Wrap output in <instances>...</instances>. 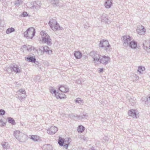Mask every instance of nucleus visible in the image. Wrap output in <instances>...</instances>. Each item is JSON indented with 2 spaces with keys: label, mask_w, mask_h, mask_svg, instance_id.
<instances>
[{
  "label": "nucleus",
  "mask_w": 150,
  "mask_h": 150,
  "mask_svg": "<svg viewBox=\"0 0 150 150\" xmlns=\"http://www.w3.org/2000/svg\"><path fill=\"white\" fill-rule=\"evenodd\" d=\"M131 39V38L129 35L123 36L121 38L123 45L125 47L129 46L132 49H135L137 46V42L134 40L130 41Z\"/></svg>",
  "instance_id": "f257e3e1"
},
{
  "label": "nucleus",
  "mask_w": 150,
  "mask_h": 150,
  "mask_svg": "<svg viewBox=\"0 0 150 150\" xmlns=\"http://www.w3.org/2000/svg\"><path fill=\"white\" fill-rule=\"evenodd\" d=\"M40 34L42 38V42L47 44L49 45H51L52 44V40L46 32L42 30L40 32Z\"/></svg>",
  "instance_id": "f03ea898"
},
{
  "label": "nucleus",
  "mask_w": 150,
  "mask_h": 150,
  "mask_svg": "<svg viewBox=\"0 0 150 150\" xmlns=\"http://www.w3.org/2000/svg\"><path fill=\"white\" fill-rule=\"evenodd\" d=\"M99 46L107 52L111 51V46L107 40L103 39L101 40L100 42Z\"/></svg>",
  "instance_id": "7ed1b4c3"
},
{
  "label": "nucleus",
  "mask_w": 150,
  "mask_h": 150,
  "mask_svg": "<svg viewBox=\"0 0 150 150\" xmlns=\"http://www.w3.org/2000/svg\"><path fill=\"white\" fill-rule=\"evenodd\" d=\"M35 30L34 28H30L24 32V36L28 39H31L35 35Z\"/></svg>",
  "instance_id": "20e7f679"
},
{
  "label": "nucleus",
  "mask_w": 150,
  "mask_h": 150,
  "mask_svg": "<svg viewBox=\"0 0 150 150\" xmlns=\"http://www.w3.org/2000/svg\"><path fill=\"white\" fill-rule=\"evenodd\" d=\"M14 135L16 139L22 142L25 141L27 137L24 134L18 130L15 131Z\"/></svg>",
  "instance_id": "39448f33"
},
{
  "label": "nucleus",
  "mask_w": 150,
  "mask_h": 150,
  "mask_svg": "<svg viewBox=\"0 0 150 150\" xmlns=\"http://www.w3.org/2000/svg\"><path fill=\"white\" fill-rule=\"evenodd\" d=\"M49 25L50 27L54 31H56L57 30H62V28H61L57 21L53 19H51L49 22Z\"/></svg>",
  "instance_id": "423d86ee"
},
{
  "label": "nucleus",
  "mask_w": 150,
  "mask_h": 150,
  "mask_svg": "<svg viewBox=\"0 0 150 150\" xmlns=\"http://www.w3.org/2000/svg\"><path fill=\"white\" fill-rule=\"evenodd\" d=\"M16 93L17 94L16 95V97L20 100H22L26 97L25 91L24 89H21Z\"/></svg>",
  "instance_id": "0eeeda50"
},
{
  "label": "nucleus",
  "mask_w": 150,
  "mask_h": 150,
  "mask_svg": "<svg viewBox=\"0 0 150 150\" xmlns=\"http://www.w3.org/2000/svg\"><path fill=\"white\" fill-rule=\"evenodd\" d=\"M110 58L108 56H101L98 62L104 64L106 65L110 62Z\"/></svg>",
  "instance_id": "6e6552de"
},
{
  "label": "nucleus",
  "mask_w": 150,
  "mask_h": 150,
  "mask_svg": "<svg viewBox=\"0 0 150 150\" xmlns=\"http://www.w3.org/2000/svg\"><path fill=\"white\" fill-rule=\"evenodd\" d=\"M90 55L93 59L95 62H98L101 55L98 54V52L95 51H92L90 53Z\"/></svg>",
  "instance_id": "1a4fd4ad"
},
{
  "label": "nucleus",
  "mask_w": 150,
  "mask_h": 150,
  "mask_svg": "<svg viewBox=\"0 0 150 150\" xmlns=\"http://www.w3.org/2000/svg\"><path fill=\"white\" fill-rule=\"evenodd\" d=\"M41 5L40 1H38L33 2V5L30 7V8L36 11L40 8Z\"/></svg>",
  "instance_id": "9d476101"
},
{
  "label": "nucleus",
  "mask_w": 150,
  "mask_h": 150,
  "mask_svg": "<svg viewBox=\"0 0 150 150\" xmlns=\"http://www.w3.org/2000/svg\"><path fill=\"white\" fill-rule=\"evenodd\" d=\"M146 30L144 27L141 25H138L136 30L137 33L140 35H144Z\"/></svg>",
  "instance_id": "9b49d317"
},
{
  "label": "nucleus",
  "mask_w": 150,
  "mask_h": 150,
  "mask_svg": "<svg viewBox=\"0 0 150 150\" xmlns=\"http://www.w3.org/2000/svg\"><path fill=\"white\" fill-rule=\"evenodd\" d=\"M49 89L50 92L52 94L54 93L55 95V96L57 98H64L63 96L62 97L61 96L59 95H60V94L58 92H56V90H54L53 89V87H50Z\"/></svg>",
  "instance_id": "f8f14e48"
},
{
  "label": "nucleus",
  "mask_w": 150,
  "mask_h": 150,
  "mask_svg": "<svg viewBox=\"0 0 150 150\" xmlns=\"http://www.w3.org/2000/svg\"><path fill=\"white\" fill-rule=\"evenodd\" d=\"M58 130V128L55 126H52L47 130V132L49 134H54L56 133Z\"/></svg>",
  "instance_id": "ddd939ff"
},
{
  "label": "nucleus",
  "mask_w": 150,
  "mask_h": 150,
  "mask_svg": "<svg viewBox=\"0 0 150 150\" xmlns=\"http://www.w3.org/2000/svg\"><path fill=\"white\" fill-rule=\"evenodd\" d=\"M128 115L133 118H137V112L134 110L132 109L129 110L128 112Z\"/></svg>",
  "instance_id": "4468645a"
},
{
  "label": "nucleus",
  "mask_w": 150,
  "mask_h": 150,
  "mask_svg": "<svg viewBox=\"0 0 150 150\" xmlns=\"http://www.w3.org/2000/svg\"><path fill=\"white\" fill-rule=\"evenodd\" d=\"M112 4V1L111 0H106L105 2V6L107 8H110Z\"/></svg>",
  "instance_id": "2eb2a0df"
},
{
  "label": "nucleus",
  "mask_w": 150,
  "mask_h": 150,
  "mask_svg": "<svg viewBox=\"0 0 150 150\" xmlns=\"http://www.w3.org/2000/svg\"><path fill=\"white\" fill-rule=\"evenodd\" d=\"M11 69L16 73H19L21 71V69L19 67L16 65H14L11 67Z\"/></svg>",
  "instance_id": "dca6fc26"
},
{
  "label": "nucleus",
  "mask_w": 150,
  "mask_h": 150,
  "mask_svg": "<svg viewBox=\"0 0 150 150\" xmlns=\"http://www.w3.org/2000/svg\"><path fill=\"white\" fill-rule=\"evenodd\" d=\"M30 138L35 142H37L40 141V137L38 136L35 135H30Z\"/></svg>",
  "instance_id": "f3484780"
},
{
  "label": "nucleus",
  "mask_w": 150,
  "mask_h": 150,
  "mask_svg": "<svg viewBox=\"0 0 150 150\" xmlns=\"http://www.w3.org/2000/svg\"><path fill=\"white\" fill-rule=\"evenodd\" d=\"M25 59L29 62H31L34 63L35 62L36 60L35 57H33L32 56H29L25 57Z\"/></svg>",
  "instance_id": "a211bd4d"
},
{
  "label": "nucleus",
  "mask_w": 150,
  "mask_h": 150,
  "mask_svg": "<svg viewBox=\"0 0 150 150\" xmlns=\"http://www.w3.org/2000/svg\"><path fill=\"white\" fill-rule=\"evenodd\" d=\"M41 49H43L44 52H45L47 54H50L52 53V50H50L49 48L47 46L41 47Z\"/></svg>",
  "instance_id": "6ab92c4d"
},
{
  "label": "nucleus",
  "mask_w": 150,
  "mask_h": 150,
  "mask_svg": "<svg viewBox=\"0 0 150 150\" xmlns=\"http://www.w3.org/2000/svg\"><path fill=\"white\" fill-rule=\"evenodd\" d=\"M101 19L103 22H104L106 23H108L109 22V19H108L107 16L105 14H103L101 17Z\"/></svg>",
  "instance_id": "aec40b11"
},
{
  "label": "nucleus",
  "mask_w": 150,
  "mask_h": 150,
  "mask_svg": "<svg viewBox=\"0 0 150 150\" xmlns=\"http://www.w3.org/2000/svg\"><path fill=\"white\" fill-rule=\"evenodd\" d=\"M59 91L62 92L66 93L68 92L69 91V88L67 87L61 86L59 88Z\"/></svg>",
  "instance_id": "412c9836"
},
{
  "label": "nucleus",
  "mask_w": 150,
  "mask_h": 150,
  "mask_svg": "<svg viewBox=\"0 0 150 150\" xmlns=\"http://www.w3.org/2000/svg\"><path fill=\"white\" fill-rule=\"evenodd\" d=\"M74 55L76 59H80L82 56V53L79 51H75Z\"/></svg>",
  "instance_id": "4be33fe9"
},
{
  "label": "nucleus",
  "mask_w": 150,
  "mask_h": 150,
  "mask_svg": "<svg viewBox=\"0 0 150 150\" xmlns=\"http://www.w3.org/2000/svg\"><path fill=\"white\" fill-rule=\"evenodd\" d=\"M66 141H65V139L60 137H59V139L58 141V143L59 145L61 146H63V144H65Z\"/></svg>",
  "instance_id": "5701e85b"
},
{
  "label": "nucleus",
  "mask_w": 150,
  "mask_h": 150,
  "mask_svg": "<svg viewBox=\"0 0 150 150\" xmlns=\"http://www.w3.org/2000/svg\"><path fill=\"white\" fill-rule=\"evenodd\" d=\"M1 145L3 146V148L4 150H6L9 148V146L7 142H2Z\"/></svg>",
  "instance_id": "b1692460"
},
{
  "label": "nucleus",
  "mask_w": 150,
  "mask_h": 150,
  "mask_svg": "<svg viewBox=\"0 0 150 150\" xmlns=\"http://www.w3.org/2000/svg\"><path fill=\"white\" fill-rule=\"evenodd\" d=\"M78 138L80 139L81 140L84 142H87L88 140V138L85 137L82 135H80L79 136Z\"/></svg>",
  "instance_id": "393cba45"
},
{
  "label": "nucleus",
  "mask_w": 150,
  "mask_h": 150,
  "mask_svg": "<svg viewBox=\"0 0 150 150\" xmlns=\"http://www.w3.org/2000/svg\"><path fill=\"white\" fill-rule=\"evenodd\" d=\"M145 69L144 67L141 66H139L138 67V71L140 74H143Z\"/></svg>",
  "instance_id": "a878e982"
},
{
  "label": "nucleus",
  "mask_w": 150,
  "mask_h": 150,
  "mask_svg": "<svg viewBox=\"0 0 150 150\" xmlns=\"http://www.w3.org/2000/svg\"><path fill=\"white\" fill-rule=\"evenodd\" d=\"M85 127L82 125H81L78 126L77 130L78 132L82 133L84 130Z\"/></svg>",
  "instance_id": "bb28decb"
},
{
  "label": "nucleus",
  "mask_w": 150,
  "mask_h": 150,
  "mask_svg": "<svg viewBox=\"0 0 150 150\" xmlns=\"http://www.w3.org/2000/svg\"><path fill=\"white\" fill-rule=\"evenodd\" d=\"M7 119L8 120V122L9 123H11L13 125H15V122L13 118L11 117H8V118Z\"/></svg>",
  "instance_id": "cd10ccee"
},
{
  "label": "nucleus",
  "mask_w": 150,
  "mask_h": 150,
  "mask_svg": "<svg viewBox=\"0 0 150 150\" xmlns=\"http://www.w3.org/2000/svg\"><path fill=\"white\" fill-rule=\"evenodd\" d=\"M15 30L14 28H8L6 30V33L7 34H8L13 32L15 31Z\"/></svg>",
  "instance_id": "c85d7f7f"
},
{
  "label": "nucleus",
  "mask_w": 150,
  "mask_h": 150,
  "mask_svg": "<svg viewBox=\"0 0 150 150\" xmlns=\"http://www.w3.org/2000/svg\"><path fill=\"white\" fill-rule=\"evenodd\" d=\"M22 0H16L14 2V5L17 6H19L21 4H22Z\"/></svg>",
  "instance_id": "c756f323"
},
{
  "label": "nucleus",
  "mask_w": 150,
  "mask_h": 150,
  "mask_svg": "<svg viewBox=\"0 0 150 150\" xmlns=\"http://www.w3.org/2000/svg\"><path fill=\"white\" fill-rule=\"evenodd\" d=\"M75 102L77 103H82L83 104V100H81L80 98H78L76 99Z\"/></svg>",
  "instance_id": "7c9ffc66"
},
{
  "label": "nucleus",
  "mask_w": 150,
  "mask_h": 150,
  "mask_svg": "<svg viewBox=\"0 0 150 150\" xmlns=\"http://www.w3.org/2000/svg\"><path fill=\"white\" fill-rule=\"evenodd\" d=\"M86 116V115H79L78 116V119L79 120H81L85 118Z\"/></svg>",
  "instance_id": "2f4dec72"
},
{
  "label": "nucleus",
  "mask_w": 150,
  "mask_h": 150,
  "mask_svg": "<svg viewBox=\"0 0 150 150\" xmlns=\"http://www.w3.org/2000/svg\"><path fill=\"white\" fill-rule=\"evenodd\" d=\"M78 115H74V114H72L71 115V117L74 119H75V120H77L78 119Z\"/></svg>",
  "instance_id": "473e14b6"
},
{
  "label": "nucleus",
  "mask_w": 150,
  "mask_h": 150,
  "mask_svg": "<svg viewBox=\"0 0 150 150\" xmlns=\"http://www.w3.org/2000/svg\"><path fill=\"white\" fill-rule=\"evenodd\" d=\"M145 103L146 104L148 105V106L149 105H150V96L147 98V100L145 101Z\"/></svg>",
  "instance_id": "72a5a7b5"
},
{
  "label": "nucleus",
  "mask_w": 150,
  "mask_h": 150,
  "mask_svg": "<svg viewBox=\"0 0 150 150\" xmlns=\"http://www.w3.org/2000/svg\"><path fill=\"white\" fill-rule=\"evenodd\" d=\"M21 16H22L23 17H25L28 16V14L27 12L24 11L21 14Z\"/></svg>",
  "instance_id": "f704fd0d"
},
{
  "label": "nucleus",
  "mask_w": 150,
  "mask_h": 150,
  "mask_svg": "<svg viewBox=\"0 0 150 150\" xmlns=\"http://www.w3.org/2000/svg\"><path fill=\"white\" fill-rule=\"evenodd\" d=\"M5 111L3 109H0V115H3L5 114Z\"/></svg>",
  "instance_id": "c9c22d12"
},
{
  "label": "nucleus",
  "mask_w": 150,
  "mask_h": 150,
  "mask_svg": "<svg viewBox=\"0 0 150 150\" xmlns=\"http://www.w3.org/2000/svg\"><path fill=\"white\" fill-rule=\"evenodd\" d=\"M6 125L5 123L3 122L2 120H0V126H5Z\"/></svg>",
  "instance_id": "e433bc0d"
},
{
  "label": "nucleus",
  "mask_w": 150,
  "mask_h": 150,
  "mask_svg": "<svg viewBox=\"0 0 150 150\" xmlns=\"http://www.w3.org/2000/svg\"><path fill=\"white\" fill-rule=\"evenodd\" d=\"M41 47L39 49V51L41 53L40 54H42L44 52L43 49H41Z\"/></svg>",
  "instance_id": "4c0bfd02"
},
{
  "label": "nucleus",
  "mask_w": 150,
  "mask_h": 150,
  "mask_svg": "<svg viewBox=\"0 0 150 150\" xmlns=\"http://www.w3.org/2000/svg\"><path fill=\"white\" fill-rule=\"evenodd\" d=\"M76 82L79 84H81L82 82L81 81L80 79H78L76 80Z\"/></svg>",
  "instance_id": "58836bf2"
},
{
  "label": "nucleus",
  "mask_w": 150,
  "mask_h": 150,
  "mask_svg": "<svg viewBox=\"0 0 150 150\" xmlns=\"http://www.w3.org/2000/svg\"><path fill=\"white\" fill-rule=\"evenodd\" d=\"M68 145H69L68 144H66L65 143V144H63V146H63V147L64 148H65L66 149H67L68 148Z\"/></svg>",
  "instance_id": "ea45409f"
},
{
  "label": "nucleus",
  "mask_w": 150,
  "mask_h": 150,
  "mask_svg": "<svg viewBox=\"0 0 150 150\" xmlns=\"http://www.w3.org/2000/svg\"><path fill=\"white\" fill-rule=\"evenodd\" d=\"M129 101L130 103H134V100L133 99L131 98L129 99ZM131 104L132 105V104Z\"/></svg>",
  "instance_id": "a19ab883"
},
{
  "label": "nucleus",
  "mask_w": 150,
  "mask_h": 150,
  "mask_svg": "<svg viewBox=\"0 0 150 150\" xmlns=\"http://www.w3.org/2000/svg\"><path fill=\"white\" fill-rule=\"evenodd\" d=\"M51 145L50 144H46V145H44V146H43V147H44V148H50V147H51Z\"/></svg>",
  "instance_id": "79ce46f5"
},
{
  "label": "nucleus",
  "mask_w": 150,
  "mask_h": 150,
  "mask_svg": "<svg viewBox=\"0 0 150 150\" xmlns=\"http://www.w3.org/2000/svg\"><path fill=\"white\" fill-rule=\"evenodd\" d=\"M28 47L27 48V50L29 51H31V50H32V49L31 48V47H30L29 46H28Z\"/></svg>",
  "instance_id": "37998d69"
},
{
  "label": "nucleus",
  "mask_w": 150,
  "mask_h": 150,
  "mask_svg": "<svg viewBox=\"0 0 150 150\" xmlns=\"http://www.w3.org/2000/svg\"><path fill=\"white\" fill-rule=\"evenodd\" d=\"M53 0L54 2L53 3V4H56V3L58 2V0Z\"/></svg>",
  "instance_id": "c03bdc74"
},
{
  "label": "nucleus",
  "mask_w": 150,
  "mask_h": 150,
  "mask_svg": "<svg viewBox=\"0 0 150 150\" xmlns=\"http://www.w3.org/2000/svg\"><path fill=\"white\" fill-rule=\"evenodd\" d=\"M103 68H101L99 70V71L100 73L102 72L103 71Z\"/></svg>",
  "instance_id": "a18cd8bd"
},
{
  "label": "nucleus",
  "mask_w": 150,
  "mask_h": 150,
  "mask_svg": "<svg viewBox=\"0 0 150 150\" xmlns=\"http://www.w3.org/2000/svg\"><path fill=\"white\" fill-rule=\"evenodd\" d=\"M91 150H95V149L93 147H92L91 148Z\"/></svg>",
  "instance_id": "49530a36"
},
{
  "label": "nucleus",
  "mask_w": 150,
  "mask_h": 150,
  "mask_svg": "<svg viewBox=\"0 0 150 150\" xmlns=\"http://www.w3.org/2000/svg\"><path fill=\"white\" fill-rule=\"evenodd\" d=\"M26 46L25 45H24L23 46V48H26Z\"/></svg>",
  "instance_id": "de8ad7c7"
},
{
  "label": "nucleus",
  "mask_w": 150,
  "mask_h": 150,
  "mask_svg": "<svg viewBox=\"0 0 150 150\" xmlns=\"http://www.w3.org/2000/svg\"><path fill=\"white\" fill-rule=\"evenodd\" d=\"M49 150V149H47V150Z\"/></svg>",
  "instance_id": "09e8293b"
},
{
  "label": "nucleus",
  "mask_w": 150,
  "mask_h": 150,
  "mask_svg": "<svg viewBox=\"0 0 150 150\" xmlns=\"http://www.w3.org/2000/svg\"><path fill=\"white\" fill-rule=\"evenodd\" d=\"M82 150H85L84 149H83Z\"/></svg>",
  "instance_id": "8fccbe9b"
}]
</instances>
